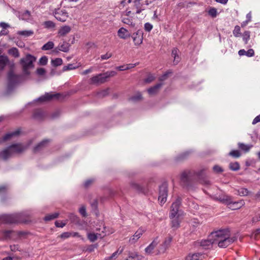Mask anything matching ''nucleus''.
<instances>
[{
	"label": "nucleus",
	"mask_w": 260,
	"mask_h": 260,
	"mask_svg": "<svg viewBox=\"0 0 260 260\" xmlns=\"http://www.w3.org/2000/svg\"><path fill=\"white\" fill-rule=\"evenodd\" d=\"M230 236L229 229H221L211 233L208 239L197 241L196 243L204 249H210L215 243H217L220 248H225L237 240L236 237Z\"/></svg>",
	"instance_id": "1"
},
{
	"label": "nucleus",
	"mask_w": 260,
	"mask_h": 260,
	"mask_svg": "<svg viewBox=\"0 0 260 260\" xmlns=\"http://www.w3.org/2000/svg\"><path fill=\"white\" fill-rule=\"evenodd\" d=\"M28 146L21 143L12 144L0 152V157L4 160H7L15 154H19L27 149Z\"/></svg>",
	"instance_id": "2"
},
{
	"label": "nucleus",
	"mask_w": 260,
	"mask_h": 260,
	"mask_svg": "<svg viewBox=\"0 0 260 260\" xmlns=\"http://www.w3.org/2000/svg\"><path fill=\"white\" fill-rule=\"evenodd\" d=\"M27 215L24 213H18L12 214H3L0 215V224H12L26 222L25 217Z\"/></svg>",
	"instance_id": "3"
},
{
	"label": "nucleus",
	"mask_w": 260,
	"mask_h": 260,
	"mask_svg": "<svg viewBox=\"0 0 260 260\" xmlns=\"http://www.w3.org/2000/svg\"><path fill=\"white\" fill-rule=\"evenodd\" d=\"M205 171L206 169H202L198 171H184L181 174V181L184 183L185 185H188L190 180L193 177L201 180L203 178Z\"/></svg>",
	"instance_id": "4"
},
{
	"label": "nucleus",
	"mask_w": 260,
	"mask_h": 260,
	"mask_svg": "<svg viewBox=\"0 0 260 260\" xmlns=\"http://www.w3.org/2000/svg\"><path fill=\"white\" fill-rule=\"evenodd\" d=\"M36 60V58L30 54H27L25 57L21 58L20 64L22 66V71L24 74L27 75L30 74L29 70L34 67V62Z\"/></svg>",
	"instance_id": "5"
},
{
	"label": "nucleus",
	"mask_w": 260,
	"mask_h": 260,
	"mask_svg": "<svg viewBox=\"0 0 260 260\" xmlns=\"http://www.w3.org/2000/svg\"><path fill=\"white\" fill-rule=\"evenodd\" d=\"M22 78V75L15 74L12 70H10L8 73V90L12 91L17 84L21 82Z\"/></svg>",
	"instance_id": "6"
},
{
	"label": "nucleus",
	"mask_w": 260,
	"mask_h": 260,
	"mask_svg": "<svg viewBox=\"0 0 260 260\" xmlns=\"http://www.w3.org/2000/svg\"><path fill=\"white\" fill-rule=\"evenodd\" d=\"M116 74L115 71H111L106 72L104 74H99L96 76L92 77L90 79V82L93 84H100L104 83L106 81L107 78L113 77Z\"/></svg>",
	"instance_id": "7"
},
{
	"label": "nucleus",
	"mask_w": 260,
	"mask_h": 260,
	"mask_svg": "<svg viewBox=\"0 0 260 260\" xmlns=\"http://www.w3.org/2000/svg\"><path fill=\"white\" fill-rule=\"evenodd\" d=\"M168 184L165 182L159 186L158 200L161 204H164L167 201L168 192Z\"/></svg>",
	"instance_id": "8"
},
{
	"label": "nucleus",
	"mask_w": 260,
	"mask_h": 260,
	"mask_svg": "<svg viewBox=\"0 0 260 260\" xmlns=\"http://www.w3.org/2000/svg\"><path fill=\"white\" fill-rule=\"evenodd\" d=\"M181 203V200L179 198L177 199L175 202L173 203L170 213V218H175L176 216L179 217L180 214L179 213V209L180 208Z\"/></svg>",
	"instance_id": "9"
},
{
	"label": "nucleus",
	"mask_w": 260,
	"mask_h": 260,
	"mask_svg": "<svg viewBox=\"0 0 260 260\" xmlns=\"http://www.w3.org/2000/svg\"><path fill=\"white\" fill-rule=\"evenodd\" d=\"M55 18L60 22H64L67 21L69 17V14L65 10L57 9L53 12Z\"/></svg>",
	"instance_id": "10"
},
{
	"label": "nucleus",
	"mask_w": 260,
	"mask_h": 260,
	"mask_svg": "<svg viewBox=\"0 0 260 260\" xmlns=\"http://www.w3.org/2000/svg\"><path fill=\"white\" fill-rule=\"evenodd\" d=\"M145 231L146 230L142 227L139 228L134 235L129 238L128 241L129 243L131 244H135L138 241Z\"/></svg>",
	"instance_id": "11"
},
{
	"label": "nucleus",
	"mask_w": 260,
	"mask_h": 260,
	"mask_svg": "<svg viewBox=\"0 0 260 260\" xmlns=\"http://www.w3.org/2000/svg\"><path fill=\"white\" fill-rule=\"evenodd\" d=\"M213 199L215 201H219V202L226 205L229 204L231 202V196L225 194H221L218 196H214L213 197Z\"/></svg>",
	"instance_id": "12"
},
{
	"label": "nucleus",
	"mask_w": 260,
	"mask_h": 260,
	"mask_svg": "<svg viewBox=\"0 0 260 260\" xmlns=\"http://www.w3.org/2000/svg\"><path fill=\"white\" fill-rule=\"evenodd\" d=\"M244 204L245 202L243 200L234 202L231 197V202L227 206L232 210H237L241 208Z\"/></svg>",
	"instance_id": "13"
},
{
	"label": "nucleus",
	"mask_w": 260,
	"mask_h": 260,
	"mask_svg": "<svg viewBox=\"0 0 260 260\" xmlns=\"http://www.w3.org/2000/svg\"><path fill=\"white\" fill-rule=\"evenodd\" d=\"M60 95L59 93L51 94L49 93H46L45 94V95L37 99V101L40 102L48 101L53 98L58 99Z\"/></svg>",
	"instance_id": "14"
},
{
	"label": "nucleus",
	"mask_w": 260,
	"mask_h": 260,
	"mask_svg": "<svg viewBox=\"0 0 260 260\" xmlns=\"http://www.w3.org/2000/svg\"><path fill=\"white\" fill-rule=\"evenodd\" d=\"M46 116V113L40 109L36 110L32 115L33 118L38 121L43 120Z\"/></svg>",
	"instance_id": "15"
},
{
	"label": "nucleus",
	"mask_w": 260,
	"mask_h": 260,
	"mask_svg": "<svg viewBox=\"0 0 260 260\" xmlns=\"http://www.w3.org/2000/svg\"><path fill=\"white\" fill-rule=\"evenodd\" d=\"M172 240V238L171 237H169L168 238L166 239L162 244L160 245L158 249V253H164L166 250L167 248L169 246Z\"/></svg>",
	"instance_id": "16"
},
{
	"label": "nucleus",
	"mask_w": 260,
	"mask_h": 260,
	"mask_svg": "<svg viewBox=\"0 0 260 260\" xmlns=\"http://www.w3.org/2000/svg\"><path fill=\"white\" fill-rule=\"evenodd\" d=\"M202 253H189L185 258V260H202L204 258Z\"/></svg>",
	"instance_id": "17"
},
{
	"label": "nucleus",
	"mask_w": 260,
	"mask_h": 260,
	"mask_svg": "<svg viewBox=\"0 0 260 260\" xmlns=\"http://www.w3.org/2000/svg\"><path fill=\"white\" fill-rule=\"evenodd\" d=\"M117 35L119 38L124 40H125L131 36V34L124 27H121L118 30Z\"/></svg>",
	"instance_id": "18"
},
{
	"label": "nucleus",
	"mask_w": 260,
	"mask_h": 260,
	"mask_svg": "<svg viewBox=\"0 0 260 260\" xmlns=\"http://www.w3.org/2000/svg\"><path fill=\"white\" fill-rule=\"evenodd\" d=\"M20 131L19 129H17L14 132L8 133L6 134L2 139H0V144H1L3 142L7 141L13 136H18L20 134Z\"/></svg>",
	"instance_id": "19"
},
{
	"label": "nucleus",
	"mask_w": 260,
	"mask_h": 260,
	"mask_svg": "<svg viewBox=\"0 0 260 260\" xmlns=\"http://www.w3.org/2000/svg\"><path fill=\"white\" fill-rule=\"evenodd\" d=\"M159 241L158 237H156L153 241L145 248V251L146 253L150 254L151 253L154 248L158 244Z\"/></svg>",
	"instance_id": "20"
},
{
	"label": "nucleus",
	"mask_w": 260,
	"mask_h": 260,
	"mask_svg": "<svg viewBox=\"0 0 260 260\" xmlns=\"http://www.w3.org/2000/svg\"><path fill=\"white\" fill-rule=\"evenodd\" d=\"M162 83H157L154 86L151 87L150 88L147 89V91L150 95H154L156 94L159 89V88L162 86Z\"/></svg>",
	"instance_id": "21"
},
{
	"label": "nucleus",
	"mask_w": 260,
	"mask_h": 260,
	"mask_svg": "<svg viewBox=\"0 0 260 260\" xmlns=\"http://www.w3.org/2000/svg\"><path fill=\"white\" fill-rule=\"evenodd\" d=\"M71 30V27L69 25L61 26L58 31V34L60 36L63 37L69 34Z\"/></svg>",
	"instance_id": "22"
},
{
	"label": "nucleus",
	"mask_w": 260,
	"mask_h": 260,
	"mask_svg": "<svg viewBox=\"0 0 260 260\" xmlns=\"http://www.w3.org/2000/svg\"><path fill=\"white\" fill-rule=\"evenodd\" d=\"M132 37L135 45H139L142 44L143 37L138 32L134 33Z\"/></svg>",
	"instance_id": "23"
},
{
	"label": "nucleus",
	"mask_w": 260,
	"mask_h": 260,
	"mask_svg": "<svg viewBox=\"0 0 260 260\" xmlns=\"http://www.w3.org/2000/svg\"><path fill=\"white\" fill-rule=\"evenodd\" d=\"M179 51L177 48H174L172 50V56L174 58L173 62L175 64H177L180 60L179 55Z\"/></svg>",
	"instance_id": "24"
},
{
	"label": "nucleus",
	"mask_w": 260,
	"mask_h": 260,
	"mask_svg": "<svg viewBox=\"0 0 260 260\" xmlns=\"http://www.w3.org/2000/svg\"><path fill=\"white\" fill-rule=\"evenodd\" d=\"M9 59L6 55L0 56V70H3L5 66L9 63Z\"/></svg>",
	"instance_id": "25"
},
{
	"label": "nucleus",
	"mask_w": 260,
	"mask_h": 260,
	"mask_svg": "<svg viewBox=\"0 0 260 260\" xmlns=\"http://www.w3.org/2000/svg\"><path fill=\"white\" fill-rule=\"evenodd\" d=\"M70 46V45L68 43L63 42L62 44H59L57 48L61 51L67 52L69 50Z\"/></svg>",
	"instance_id": "26"
},
{
	"label": "nucleus",
	"mask_w": 260,
	"mask_h": 260,
	"mask_svg": "<svg viewBox=\"0 0 260 260\" xmlns=\"http://www.w3.org/2000/svg\"><path fill=\"white\" fill-rule=\"evenodd\" d=\"M49 142V141L48 140H44L42 141L34 147V151L35 152L39 151L41 149L44 147Z\"/></svg>",
	"instance_id": "27"
},
{
	"label": "nucleus",
	"mask_w": 260,
	"mask_h": 260,
	"mask_svg": "<svg viewBox=\"0 0 260 260\" xmlns=\"http://www.w3.org/2000/svg\"><path fill=\"white\" fill-rule=\"evenodd\" d=\"M143 258V256L141 255H139L137 253H131L127 258L124 260H141Z\"/></svg>",
	"instance_id": "28"
},
{
	"label": "nucleus",
	"mask_w": 260,
	"mask_h": 260,
	"mask_svg": "<svg viewBox=\"0 0 260 260\" xmlns=\"http://www.w3.org/2000/svg\"><path fill=\"white\" fill-rule=\"evenodd\" d=\"M8 53L15 58L19 57L20 53L18 49L16 47H12L8 50Z\"/></svg>",
	"instance_id": "29"
},
{
	"label": "nucleus",
	"mask_w": 260,
	"mask_h": 260,
	"mask_svg": "<svg viewBox=\"0 0 260 260\" xmlns=\"http://www.w3.org/2000/svg\"><path fill=\"white\" fill-rule=\"evenodd\" d=\"M121 21L123 23L131 25L132 27H134L135 25V23L133 22V19L132 17H122Z\"/></svg>",
	"instance_id": "30"
},
{
	"label": "nucleus",
	"mask_w": 260,
	"mask_h": 260,
	"mask_svg": "<svg viewBox=\"0 0 260 260\" xmlns=\"http://www.w3.org/2000/svg\"><path fill=\"white\" fill-rule=\"evenodd\" d=\"M43 25L47 29H54L56 26L55 23L51 20L44 21Z\"/></svg>",
	"instance_id": "31"
},
{
	"label": "nucleus",
	"mask_w": 260,
	"mask_h": 260,
	"mask_svg": "<svg viewBox=\"0 0 260 260\" xmlns=\"http://www.w3.org/2000/svg\"><path fill=\"white\" fill-rule=\"evenodd\" d=\"M131 186L132 188L137 191L138 192L140 193H143L144 192V189L143 188L140 186L139 184L132 182L131 183Z\"/></svg>",
	"instance_id": "32"
},
{
	"label": "nucleus",
	"mask_w": 260,
	"mask_h": 260,
	"mask_svg": "<svg viewBox=\"0 0 260 260\" xmlns=\"http://www.w3.org/2000/svg\"><path fill=\"white\" fill-rule=\"evenodd\" d=\"M34 32L32 30H21L18 31L17 34L20 36H23L25 37H27L29 36H31L33 35Z\"/></svg>",
	"instance_id": "33"
},
{
	"label": "nucleus",
	"mask_w": 260,
	"mask_h": 260,
	"mask_svg": "<svg viewBox=\"0 0 260 260\" xmlns=\"http://www.w3.org/2000/svg\"><path fill=\"white\" fill-rule=\"evenodd\" d=\"M238 146L240 149L243 150L245 152H247L253 146L252 145H246L244 143H239Z\"/></svg>",
	"instance_id": "34"
},
{
	"label": "nucleus",
	"mask_w": 260,
	"mask_h": 260,
	"mask_svg": "<svg viewBox=\"0 0 260 260\" xmlns=\"http://www.w3.org/2000/svg\"><path fill=\"white\" fill-rule=\"evenodd\" d=\"M229 168L233 171H237L240 170V166L238 162H231L229 164Z\"/></svg>",
	"instance_id": "35"
},
{
	"label": "nucleus",
	"mask_w": 260,
	"mask_h": 260,
	"mask_svg": "<svg viewBox=\"0 0 260 260\" xmlns=\"http://www.w3.org/2000/svg\"><path fill=\"white\" fill-rule=\"evenodd\" d=\"M54 46V43L52 41H49L45 44L42 47V50H49L53 48Z\"/></svg>",
	"instance_id": "36"
},
{
	"label": "nucleus",
	"mask_w": 260,
	"mask_h": 260,
	"mask_svg": "<svg viewBox=\"0 0 260 260\" xmlns=\"http://www.w3.org/2000/svg\"><path fill=\"white\" fill-rule=\"evenodd\" d=\"M178 217L176 216L175 218H172V227L175 229H177L180 226V221L178 219Z\"/></svg>",
	"instance_id": "37"
},
{
	"label": "nucleus",
	"mask_w": 260,
	"mask_h": 260,
	"mask_svg": "<svg viewBox=\"0 0 260 260\" xmlns=\"http://www.w3.org/2000/svg\"><path fill=\"white\" fill-rule=\"evenodd\" d=\"M58 215L59 213L57 212H55L51 214H48L44 217V220L45 221H50L55 218H56L57 217H58Z\"/></svg>",
	"instance_id": "38"
},
{
	"label": "nucleus",
	"mask_w": 260,
	"mask_h": 260,
	"mask_svg": "<svg viewBox=\"0 0 260 260\" xmlns=\"http://www.w3.org/2000/svg\"><path fill=\"white\" fill-rule=\"evenodd\" d=\"M250 31L248 30L245 31L243 34V41L245 44L248 43L250 39Z\"/></svg>",
	"instance_id": "39"
},
{
	"label": "nucleus",
	"mask_w": 260,
	"mask_h": 260,
	"mask_svg": "<svg viewBox=\"0 0 260 260\" xmlns=\"http://www.w3.org/2000/svg\"><path fill=\"white\" fill-rule=\"evenodd\" d=\"M98 235H100V234L90 233L88 234L87 238L90 242H93L98 239Z\"/></svg>",
	"instance_id": "40"
},
{
	"label": "nucleus",
	"mask_w": 260,
	"mask_h": 260,
	"mask_svg": "<svg viewBox=\"0 0 260 260\" xmlns=\"http://www.w3.org/2000/svg\"><path fill=\"white\" fill-rule=\"evenodd\" d=\"M62 63V60L60 58H56L51 60V64L54 67H57L61 65Z\"/></svg>",
	"instance_id": "41"
},
{
	"label": "nucleus",
	"mask_w": 260,
	"mask_h": 260,
	"mask_svg": "<svg viewBox=\"0 0 260 260\" xmlns=\"http://www.w3.org/2000/svg\"><path fill=\"white\" fill-rule=\"evenodd\" d=\"M123 251V249H121L120 250L119 249L114 252L111 256L105 258V260H111L113 258H115L119 254H120Z\"/></svg>",
	"instance_id": "42"
},
{
	"label": "nucleus",
	"mask_w": 260,
	"mask_h": 260,
	"mask_svg": "<svg viewBox=\"0 0 260 260\" xmlns=\"http://www.w3.org/2000/svg\"><path fill=\"white\" fill-rule=\"evenodd\" d=\"M233 35L235 37H239L241 36V28L239 25H236L233 31Z\"/></svg>",
	"instance_id": "43"
},
{
	"label": "nucleus",
	"mask_w": 260,
	"mask_h": 260,
	"mask_svg": "<svg viewBox=\"0 0 260 260\" xmlns=\"http://www.w3.org/2000/svg\"><path fill=\"white\" fill-rule=\"evenodd\" d=\"M189 152H188V151L184 152L180 154V155H179L176 158V159L177 160H181L184 159L186 158L189 155Z\"/></svg>",
	"instance_id": "44"
},
{
	"label": "nucleus",
	"mask_w": 260,
	"mask_h": 260,
	"mask_svg": "<svg viewBox=\"0 0 260 260\" xmlns=\"http://www.w3.org/2000/svg\"><path fill=\"white\" fill-rule=\"evenodd\" d=\"M229 155L234 158H238L241 156V153L238 150H233L229 153Z\"/></svg>",
	"instance_id": "45"
},
{
	"label": "nucleus",
	"mask_w": 260,
	"mask_h": 260,
	"mask_svg": "<svg viewBox=\"0 0 260 260\" xmlns=\"http://www.w3.org/2000/svg\"><path fill=\"white\" fill-rule=\"evenodd\" d=\"M238 192H239V195H240L241 196H248L249 193V190L247 188H241L239 189V190H238Z\"/></svg>",
	"instance_id": "46"
},
{
	"label": "nucleus",
	"mask_w": 260,
	"mask_h": 260,
	"mask_svg": "<svg viewBox=\"0 0 260 260\" xmlns=\"http://www.w3.org/2000/svg\"><path fill=\"white\" fill-rule=\"evenodd\" d=\"M77 68V67L74 66V64L70 63V64H68L67 66H64L63 67L62 71L64 72V71H69V70L75 69Z\"/></svg>",
	"instance_id": "47"
},
{
	"label": "nucleus",
	"mask_w": 260,
	"mask_h": 260,
	"mask_svg": "<svg viewBox=\"0 0 260 260\" xmlns=\"http://www.w3.org/2000/svg\"><path fill=\"white\" fill-rule=\"evenodd\" d=\"M208 14L213 18L216 17L217 14L216 9L215 8H212L210 9L208 11Z\"/></svg>",
	"instance_id": "48"
},
{
	"label": "nucleus",
	"mask_w": 260,
	"mask_h": 260,
	"mask_svg": "<svg viewBox=\"0 0 260 260\" xmlns=\"http://www.w3.org/2000/svg\"><path fill=\"white\" fill-rule=\"evenodd\" d=\"M48 58L46 56L41 57L39 59V63L42 66H45L47 63Z\"/></svg>",
	"instance_id": "49"
},
{
	"label": "nucleus",
	"mask_w": 260,
	"mask_h": 260,
	"mask_svg": "<svg viewBox=\"0 0 260 260\" xmlns=\"http://www.w3.org/2000/svg\"><path fill=\"white\" fill-rule=\"evenodd\" d=\"M213 170L216 173H220L223 172V169L218 165H215L213 167Z\"/></svg>",
	"instance_id": "50"
},
{
	"label": "nucleus",
	"mask_w": 260,
	"mask_h": 260,
	"mask_svg": "<svg viewBox=\"0 0 260 260\" xmlns=\"http://www.w3.org/2000/svg\"><path fill=\"white\" fill-rule=\"evenodd\" d=\"M155 79V77L152 74H149L147 77L145 79V83H149Z\"/></svg>",
	"instance_id": "51"
},
{
	"label": "nucleus",
	"mask_w": 260,
	"mask_h": 260,
	"mask_svg": "<svg viewBox=\"0 0 260 260\" xmlns=\"http://www.w3.org/2000/svg\"><path fill=\"white\" fill-rule=\"evenodd\" d=\"M21 16L23 19L27 20L29 19L30 13L29 11L26 10L22 14Z\"/></svg>",
	"instance_id": "52"
},
{
	"label": "nucleus",
	"mask_w": 260,
	"mask_h": 260,
	"mask_svg": "<svg viewBox=\"0 0 260 260\" xmlns=\"http://www.w3.org/2000/svg\"><path fill=\"white\" fill-rule=\"evenodd\" d=\"M112 56V53L111 52H107L105 54L102 55L101 56V60H106L110 58Z\"/></svg>",
	"instance_id": "53"
},
{
	"label": "nucleus",
	"mask_w": 260,
	"mask_h": 260,
	"mask_svg": "<svg viewBox=\"0 0 260 260\" xmlns=\"http://www.w3.org/2000/svg\"><path fill=\"white\" fill-rule=\"evenodd\" d=\"M142 98V94L140 93H138L136 95L132 96L131 100L133 101H137L141 100Z\"/></svg>",
	"instance_id": "54"
},
{
	"label": "nucleus",
	"mask_w": 260,
	"mask_h": 260,
	"mask_svg": "<svg viewBox=\"0 0 260 260\" xmlns=\"http://www.w3.org/2000/svg\"><path fill=\"white\" fill-rule=\"evenodd\" d=\"M80 213L81 214V215L83 216V217H86L87 216V213H86V208L85 206H82L80 209H79V210Z\"/></svg>",
	"instance_id": "55"
},
{
	"label": "nucleus",
	"mask_w": 260,
	"mask_h": 260,
	"mask_svg": "<svg viewBox=\"0 0 260 260\" xmlns=\"http://www.w3.org/2000/svg\"><path fill=\"white\" fill-rule=\"evenodd\" d=\"M152 28L153 25L149 22H147L144 24V29L146 31L149 32Z\"/></svg>",
	"instance_id": "56"
},
{
	"label": "nucleus",
	"mask_w": 260,
	"mask_h": 260,
	"mask_svg": "<svg viewBox=\"0 0 260 260\" xmlns=\"http://www.w3.org/2000/svg\"><path fill=\"white\" fill-rule=\"evenodd\" d=\"M98 202L96 200H94L91 203V206L92 208V209L94 210V211H98Z\"/></svg>",
	"instance_id": "57"
},
{
	"label": "nucleus",
	"mask_w": 260,
	"mask_h": 260,
	"mask_svg": "<svg viewBox=\"0 0 260 260\" xmlns=\"http://www.w3.org/2000/svg\"><path fill=\"white\" fill-rule=\"evenodd\" d=\"M260 235V229H256L251 235L252 238L256 239Z\"/></svg>",
	"instance_id": "58"
},
{
	"label": "nucleus",
	"mask_w": 260,
	"mask_h": 260,
	"mask_svg": "<svg viewBox=\"0 0 260 260\" xmlns=\"http://www.w3.org/2000/svg\"><path fill=\"white\" fill-rule=\"evenodd\" d=\"M172 73V72L171 71H168L167 72H166L165 73H164L160 78H159V80L160 81H164V80H165L167 77H168V75L170 74H171Z\"/></svg>",
	"instance_id": "59"
},
{
	"label": "nucleus",
	"mask_w": 260,
	"mask_h": 260,
	"mask_svg": "<svg viewBox=\"0 0 260 260\" xmlns=\"http://www.w3.org/2000/svg\"><path fill=\"white\" fill-rule=\"evenodd\" d=\"M72 234L70 232H64L60 235V237L61 238L66 239L71 237Z\"/></svg>",
	"instance_id": "60"
},
{
	"label": "nucleus",
	"mask_w": 260,
	"mask_h": 260,
	"mask_svg": "<svg viewBox=\"0 0 260 260\" xmlns=\"http://www.w3.org/2000/svg\"><path fill=\"white\" fill-rule=\"evenodd\" d=\"M254 55V51L252 49H249L246 52V56L247 57H252Z\"/></svg>",
	"instance_id": "61"
},
{
	"label": "nucleus",
	"mask_w": 260,
	"mask_h": 260,
	"mask_svg": "<svg viewBox=\"0 0 260 260\" xmlns=\"http://www.w3.org/2000/svg\"><path fill=\"white\" fill-rule=\"evenodd\" d=\"M98 244H93L90 245L87 249V251L88 252H92L95 249L97 248Z\"/></svg>",
	"instance_id": "62"
},
{
	"label": "nucleus",
	"mask_w": 260,
	"mask_h": 260,
	"mask_svg": "<svg viewBox=\"0 0 260 260\" xmlns=\"http://www.w3.org/2000/svg\"><path fill=\"white\" fill-rule=\"evenodd\" d=\"M55 224L56 227L63 228L66 225V223L62 221H56L55 222Z\"/></svg>",
	"instance_id": "63"
},
{
	"label": "nucleus",
	"mask_w": 260,
	"mask_h": 260,
	"mask_svg": "<svg viewBox=\"0 0 260 260\" xmlns=\"http://www.w3.org/2000/svg\"><path fill=\"white\" fill-rule=\"evenodd\" d=\"M7 191V187L6 185L0 186V193L5 194Z\"/></svg>",
	"instance_id": "64"
}]
</instances>
